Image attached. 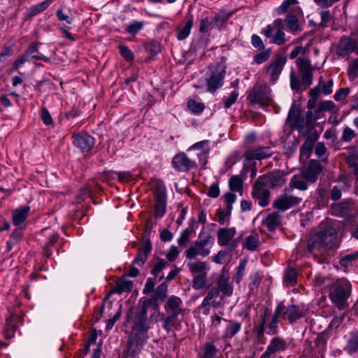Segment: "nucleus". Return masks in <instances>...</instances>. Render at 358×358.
<instances>
[{"label":"nucleus","instance_id":"f257e3e1","mask_svg":"<svg viewBox=\"0 0 358 358\" xmlns=\"http://www.w3.org/2000/svg\"><path fill=\"white\" fill-rule=\"evenodd\" d=\"M127 320L132 322V328L123 350V354L126 358H136L149 338L148 331L150 328V322L129 313H127Z\"/></svg>","mask_w":358,"mask_h":358},{"label":"nucleus","instance_id":"f03ea898","mask_svg":"<svg viewBox=\"0 0 358 358\" xmlns=\"http://www.w3.org/2000/svg\"><path fill=\"white\" fill-rule=\"evenodd\" d=\"M152 296L149 299H141L139 304L135 307H131L127 311L138 317L144 320H149L148 318V308L151 306L154 310L159 311V302L165 301L167 298L168 285L163 282L159 285L152 292Z\"/></svg>","mask_w":358,"mask_h":358},{"label":"nucleus","instance_id":"7ed1b4c3","mask_svg":"<svg viewBox=\"0 0 358 358\" xmlns=\"http://www.w3.org/2000/svg\"><path fill=\"white\" fill-rule=\"evenodd\" d=\"M337 233L332 226H325L320 231L311 236L308 243V251L313 252L321 249L332 250L337 247Z\"/></svg>","mask_w":358,"mask_h":358},{"label":"nucleus","instance_id":"20e7f679","mask_svg":"<svg viewBox=\"0 0 358 358\" xmlns=\"http://www.w3.org/2000/svg\"><path fill=\"white\" fill-rule=\"evenodd\" d=\"M296 64L301 74V80L296 76L294 71L290 73V87L296 92L308 88L313 84V69L310 61L308 59L299 57L296 59Z\"/></svg>","mask_w":358,"mask_h":358},{"label":"nucleus","instance_id":"39448f33","mask_svg":"<svg viewBox=\"0 0 358 358\" xmlns=\"http://www.w3.org/2000/svg\"><path fill=\"white\" fill-rule=\"evenodd\" d=\"M214 237L207 231L202 230L197 239L185 252L188 259H194L196 256L203 257L208 256L214 243Z\"/></svg>","mask_w":358,"mask_h":358},{"label":"nucleus","instance_id":"423d86ee","mask_svg":"<svg viewBox=\"0 0 358 358\" xmlns=\"http://www.w3.org/2000/svg\"><path fill=\"white\" fill-rule=\"evenodd\" d=\"M352 292V285L346 278H340L336 281L329 294L331 302L339 309L343 310L348 306V299Z\"/></svg>","mask_w":358,"mask_h":358},{"label":"nucleus","instance_id":"0eeeda50","mask_svg":"<svg viewBox=\"0 0 358 358\" xmlns=\"http://www.w3.org/2000/svg\"><path fill=\"white\" fill-rule=\"evenodd\" d=\"M248 99L251 103L257 104L264 110H267L266 106L274 105L271 96V90L265 85H257L250 90Z\"/></svg>","mask_w":358,"mask_h":358},{"label":"nucleus","instance_id":"6e6552de","mask_svg":"<svg viewBox=\"0 0 358 358\" xmlns=\"http://www.w3.org/2000/svg\"><path fill=\"white\" fill-rule=\"evenodd\" d=\"M155 198V213L156 217H162L166 211V187L162 180H158L156 182L155 190L154 192Z\"/></svg>","mask_w":358,"mask_h":358},{"label":"nucleus","instance_id":"1a4fd4ad","mask_svg":"<svg viewBox=\"0 0 358 358\" xmlns=\"http://www.w3.org/2000/svg\"><path fill=\"white\" fill-rule=\"evenodd\" d=\"M226 74V66L224 64L217 63L211 71L209 78L206 79L208 91L214 93L221 88L224 83Z\"/></svg>","mask_w":358,"mask_h":358},{"label":"nucleus","instance_id":"9d476101","mask_svg":"<svg viewBox=\"0 0 358 358\" xmlns=\"http://www.w3.org/2000/svg\"><path fill=\"white\" fill-rule=\"evenodd\" d=\"M284 171L281 170H275L272 172L260 176L257 179L258 183H262L264 185L271 188H278L282 187L286 182Z\"/></svg>","mask_w":358,"mask_h":358},{"label":"nucleus","instance_id":"9b49d317","mask_svg":"<svg viewBox=\"0 0 358 358\" xmlns=\"http://www.w3.org/2000/svg\"><path fill=\"white\" fill-rule=\"evenodd\" d=\"M72 139L73 145L83 154L90 152L95 143L94 138L87 133L74 134Z\"/></svg>","mask_w":358,"mask_h":358},{"label":"nucleus","instance_id":"f8f14e48","mask_svg":"<svg viewBox=\"0 0 358 358\" xmlns=\"http://www.w3.org/2000/svg\"><path fill=\"white\" fill-rule=\"evenodd\" d=\"M322 171L323 166L319 160L310 159L306 167L301 170V172L303 177L305 178L309 183L313 184L317 180Z\"/></svg>","mask_w":358,"mask_h":358},{"label":"nucleus","instance_id":"ddd939ff","mask_svg":"<svg viewBox=\"0 0 358 358\" xmlns=\"http://www.w3.org/2000/svg\"><path fill=\"white\" fill-rule=\"evenodd\" d=\"M171 163L172 166L180 172H188L192 169L196 167V162L190 159L184 152L175 155Z\"/></svg>","mask_w":358,"mask_h":358},{"label":"nucleus","instance_id":"4468645a","mask_svg":"<svg viewBox=\"0 0 358 358\" xmlns=\"http://www.w3.org/2000/svg\"><path fill=\"white\" fill-rule=\"evenodd\" d=\"M264 187L266 186L264 184L258 183V180H256L251 192L252 196L258 200V204L261 207H266L269 204L271 193L268 189L264 188Z\"/></svg>","mask_w":358,"mask_h":358},{"label":"nucleus","instance_id":"2eb2a0df","mask_svg":"<svg viewBox=\"0 0 358 358\" xmlns=\"http://www.w3.org/2000/svg\"><path fill=\"white\" fill-rule=\"evenodd\" d=\"M286 62V57L281 55L278 56L271 62L266 70V73L270 77L271 83H275L276 82L282 73Z\"/></svg>","mask_w":358,"mask_h":358},{"label":"nucleus","instance_id":"dca6fc26","mask_svg":"<svg viewBox=\"0 0 358 358\" xmlns=\"http://www.w3.org/2000/svg\"><path fill=\"white\" fill-rule=\"evenodd\" d=\"M302 201V198L292 196V195H280L276 200L274 201L273 206L274 208L285 211Z\"/></svg>","mask_w":358,"mask_h":358},{"label":"nucleus","instance_id":"f3484780","mask_svg":"<svg viewBox=\"0 0 358 358\" xmlns=\"http://www.w3.org/2000/svg\"><path fill=\"white\" fill-rule=\"evenodd\" d=\"M287 347L288 344L285 339L278 336L274 337L271 340L266 351L262 355L260 358H270L272 355L278 352L284 351Z\"/></svg>","mask_w":358,"mask_h":358},{"label":"nucleus","instance_id":"a211bd4d","mask_svg":"<svg viewBox=\"0 0 358 358\" xmlns=\"http://www.w3.org/2000/svg\"><path fill=\"white\" fill-rule=\"evenodd\" d=\"M273 154L271 147L259 146L253 150H249L244 154L245 160L248 162L252 160H262L271 157Z\"/></svg>","mask_w":358,"mask_h":358},{"label":"nucleus","instance_id":"6ab92c4d","mask_svg":"<svg viewBox=\"0 0 358 358\" xmlns=\"http://www.w3.org/2000/svg\"><path fill=\"white\" fill-rule=\"evenodd\" d=\"M358 50V42L355 39L350 37L342 38L338 45V54L341 57H345L350 53L355 51L356 54Z\"/></svg>","mask_w":358,"mask_h":358},{"label":"nucleus","instance_id":"aec40b11","mask_svg":"<svg viewBox=\"0 0 358 358\" xmlns=\"http://www.w3.org/2000/svg\"><path fill=\"white\" fill-rule=\"evenodd\" d=\"M152 249V242L149 238H147L143 245L138 248L137 255L132 261L131 264H136L139 266H143L146 262Z\"/></svg>","mask_w":358,"mask_h":358},{"label":"nucleus","instance_id":"412c9836","mask_svg":"<svg viewBox=\"0 0 358 358\" xmlns=\"http://www.w3.org/2000/svg\"><path fill=\"white\" fill-rule=\"evenodd\" d=\"M352 202L351 200H343L341 202L333 203L331 206L332 214L341 217L349 216L351 213V206Z\"/></svg>","mask_w":358,"mask_h":358},{"label":"nucleus","instance_id":"4be33fe9","mask_svg":"<svg viewBox=\"0 0 358 358\" xmlns=\"http://www.w3.org/2000/svg\"><path fill=\"white\" fill-rule=\"evenodd\" d=\"M30 206H23L13 210L12 221L15 226L22 224L28 217L30 212Z\"/></svg>","mask_w":358,"mask_h":358},{"label":"nucleus","instance_id":"5701e85b","mask_svg":"<svg viewBox=\"0 0 358 358\" xmlns=\"http://www.w3.org/2000/svg\"><path fill=\"white\" fill-rule=\"evenodd\" d=\"M304 316L302 310L296 305H289L285 307L283 318L290 323H294Z\"/></svg>","mask_w":358,"mask_h":358},{"label":"nucleus","instance_id":"b1692460","mask_svg":"<svg viewBox=\"0 0 358 358\" xmlns=\"http://www.w3.org/2000/svg\"><path fill=\"white\" fill-rule=\"evenodd\" d=\"M241 328L242 324L241 322L233 320H229L228 324L224 330L222 338H232L236 334H238L241 330Z\"/></svg>","mask_w":358,"mask_h":358},{"label":"nucleus","instance_id":"393cba45","mask_svg":"<svg viewBox=\"0 0 358 358\" xmlns=\"http://www.w3.org/2000/svg\"><path fill=\"white\" fill-rule=\"evenodd\" d=\"M186 22L183 27L177 29V38L178 41L186 39L190 34L191 29L193 27L194 17L191 13H188L186 16Z\"/></svg>","mask_w":358,"mask_h":358},{"label":"nucleus","instance_id":"a878e982","mask_svg":"<svg viewBox=\"0 0 358 358\" xmlns=\"http://www.w3.org/2000/svg\"><path fill=\"white\" fill-rule=\"evenodd\" d=\"M315 143V138H306L301 147L300 148V161H306L311 155L314 145Z\"/></svg>","mask_w":358,"mask_h":358},{"label":"nucleus","instance_id":"bb28decb","mask_svg":"<svg viewBox=\"0 0 358 358\" xmlns=\"http://www.w3.org/2000/svg\"><path fill=\"white\" fill-rule=\"evenodd\" d=\"M280 223V216L277 212L269 213L262 221V224L266 227L269 231H274Z\"/></svg>","mask_w":358,"mask_h":358},{"label":"nucleus","instance_id":"cd10ccee","mask_svg":"<svg viewBox=\"0 0 358 358\" xmlns=\"http://www.w3.org/2000/svg\"><path fill=\"white\" fill-rule=\"evenodd\" d=\"M236 233L234 228H222L217 232V243L220 246L227 245L234 238Z\"/></svg>","mask_w":358,"mask_h":358},{"label":"nucleus","instance_id":"c85d7f7f","mask_svg":"<svg viewBox=\"0 0 358 358\" xmlns=\"http://www.w3.org/2000/svg\"><path fill=\"white\" fill-rule=\"evenodd\" d=\"M287 121L292 129L302 131L305 123L302 113H288Z\"/></svg>","mask_w":358,"mask_h":358},{"label":"nucleus","instance_id":"c756f323","mask_svg":"<svg viewBox=\"0 0 358 358\" xmlns=\"http://www.w3.org/2000/svg\"><path fill=\"white\" fill-rule=\"evenodd\" d=\"M182 303L180 297L171 295L168 298L164 305V310L166 313H170L171 311H180V313H182V310L180 308Z\"/></svg>","mask_w":358,"mask_h":358},{"label":"nucleus","instance_id":"7c9ffc66","mask_svg":"<svg viewBox=\"0 0 358 358\" xmlns=\"http://www.w3.org/2000/svg\"><path fill=\"white\" fill-rule=\"evenodd\" d=\"M218 349L213 342H206L201 350L199 353V358H216Z\"/></svg>","mask_w":358,"mask_h":358},{"label":"nucleus","instance_id":"2f4dec72","mask_svg":"<svg viewBox=\"0 0 358 358\" xmlns=\"http://www.w3.org/2000/svg\"><path fill=\"white\" fill-rule=\"evenodd\" d=\"M286 23L288 29L294 34L300 32L301 29L299 26V21L294 14H288L286 17L282 20Z\"/></svg>","mask_w":358,"mask_h":358},{"label":"nucleus","instance_id":"473e14b6","mask_svg":"<svg viewBox=\"0 0 358 358\" xmlns=\"http://www.w3.org/2000/svg\"><path fill=\"white\" fill-rule=\"evenodd\" d=\"M59 234L57 233H53L49 238L48 241L43 247V256L47 258H50L53 253L52 249L55 248V245L59 239Z\"/></svg>","mask_w":358,"mask_h":358},{"label":"nucleus","instance_id":"72a5a7b5","mask_svg":"<svg viewBox=\"0 0 358 358\" xmlns=\"http://www.w3.org/2000/svg\"><path fill=\"white\" fill-rule=\"evenodd\" d=\"M308 182L305 178L303 177L302 174L294 175L289 181V185L292 187H294L301 191H304L308 189Z\"/></svg>","mask_w":358,"mask_h":358},{"label":"nucleus","instance_id":"f704fd0d","mask_svg":"<svg viewBox=\"0 0 358 358\" xmlns=\"http://www.w3.org/2000/svg\"><path fill=\"white\" fill-rule=\"evenodd\" d=\"M40 43H31L29 48L24 51V54L29 58V60L31 59H40V60H46V57L41 55L38 52V47Z\"/></svg>","mask_w":358,"mask_h":358},{"label":"nucleus","instance_id":"c9c22d12","mask_svg":"<svg viewBox=\"0 0 358 358\" xmlns=\"http://www.w3.org/2000/svg\"><path fill=\"white\" fill-rule=\"evenodd\" d=\"M145 25L144 21L134 20L125 25V31L130 35L136 36L143 29Z\"/></svg>","mask_w":358,"mask_h":358},{"label":"nucleus","instance_id":"e433bc0d","mask_svg":"<svg viewBox=\"0 0 358 358\" xmlns=\"http://www.w3.org/2000/svg\"><path fill=\"white\" fill-rule=\"evenodd\" d=\"M229 187L231 192H236L242 195L243 193V181L240 176L236 175L231 177L229 180Z\"/></svg>","mask_w":358,"mask_h":358},{"label":"nucleus","instance_id":"4c0bfd02","mask_svg":"<svg viewBox=\"0 0 358 358\" xmlns=\"http://www.w3.org/2000/svg\"><path fill=\"white\" fill-rule=\"evenodd\" d=\"M17 329V326L15 324L12 318L8 317L6 320V324L3 329V335L6 339H11L14 337L15 333Z\"/></svg>","mask_w":358,"mask_h":358},{"label":"nucleus","instance_id":"58836bf2","mask_svg":"<svg viewBox=\"0 0 358 358\" xmlns=\"http://www.w3.org/2000/svg\"><path fill=\"white\" fill-rule=\"evenodd\" d=\"M180 311H174L169 315H168L164 320L162 327L167 331L169 332L171 329L175 326L178 320V315L180 314Z\"/></svg>","mask_w":358,"mask_h":358},{"label":"nucleus","instance_id":"ea45409f","mask_svg":"<svg viewBox=\"0 0 358 358\" xmlns=\"http://www.w3.org/2000/svg\"><path fill=\"white\" fill-rule=\"evenodd\" d=\"M345 350L349 354L352 355L358 352V333H352L347 342Z\"/></svg>","mask_w":358,"mask_h":358},{"label":"nucleus","instance_id":"a19ab883","mask_svg":"<svg viewBox=\"0 0 358 358\" xmlns=\"http://www.w3.org/2000/svg\"><path fill=\"white\" fill-rule=\"evenodd\" d=\"M282 22V19H275L271 24H268L265 28L262 29L261 34L265 36L268 38H272L273 32L279 28L280 24Z\"/></svg>","mask_w":358,"mask_h":358},{"label":"nucleus","instance_id":"79ce46f5","mask_svg":"<svg viewBox=\"0 0 358 358\" xmlns=\"http://www.w3.org/2000/svg\"><path fill=\"white\" fill-rule=\"evenodd\" d=\"M133 282L129 280H119L115 286V292L122 294L123 292H129L133 288Z\"/></svg>","mask_w":358,"mask_h":358},{"label":"nucleus","instance_id":"37998d69","mask_svg":"<svg viewBox=\"0 0 358 358\" xmlns=\"http://www.w3.org/2000/svg\"><path fill=\"white\" fill-rule=\"evenodd\" d=\"M272 43L278 45H283L286 42L285 34L284 32V21L281 22L279 28L275 31V33L272 36Z\"/></svg>","mask_w":358,"mask_h":358},{"label":"nucleus","instance_id":"c03bdc74","mask_svg":"<svg viewBox=\"0 0 358 358\" xmlns=\"http://www.w3.org/2000/svg\"><path fill=\"white\" fill-rule=\"evenodd\" d=\"M217 285L220 292H222L224 295L229 296L232 294L233 288L227 278L221 276L218 279Z\"/></svg>","mask_w":358,"mask_h":358},{"label":"nucleus","instance_id":"a18cd8bd","mask_svg":"<svg viewBox=\"0 0 358 358\" xmlns=\"http://www.w3.org/2000/svg\"><path fill=\"white\" fill-rule=\"evenodd\" d=\"M243 247L250 251H255L258 247V236L250 235L245 238Z\"/></svg>","mask_w":358,"mask_h":358},{"label":"nucleus","instance_id":"49530a36","mask_svg":"<svg viewBox=\"0 0 358 358\" xmlns=\"http://www.w3.org/2000/svg\"><path fill=\"white\" fill-rule=\"evenodd\" d=\"M189 271L194 275L206 273V264L204 262H199L195 263H189L188 264Z\"/></svg>","mask_w":358,"mask_h":358},{"label":"nucleus","instance_id":"de8ad7c7","mask_svg":"<svg viewBox=\"0 0 358 358\" xmlns=\"http://www.w3.org/2000/svg\"><path fill=\"white\" fill-rule=\"evenodd\" d=\"M207 282L206 273H202L195 276L192 280V287L194 289L199 290L203 289Z\"/></svg>","mask_w":358,"mask_h":358},{"label":"nucleus","instance_id":"09e8293b","mask_svg":"<svg viewBox=\"0 0 358 358\" xmlns=\"http://www.w3.org/2000/svg\"><path fill=\"white\" fill-rule=\"evenodd\" d=\"M317 86L324 95H329L333 91L332 87L334 86V80L332 79H329L326 83L324 81H323L322 77L320 76Z\"/></svg>","mask_w":358,"mask_h":358},{"label":"nucleus","instance_id":"8fccbe9b","mask_svg":"<svg viewBox=\"0 0 358 358\" xmlns=\"http://www.w3.org/2000/svg\"><path fill=\"white\" fill-rule=\"evenodd\" d=\"M347 73L349 79L351 80L358 78V58L353 59L350 62Z\"/></svg>","mask_w":358,"mask_h":358},{"label":"nucleus","instance_id":"3c124183","mask_svg":"<svg viewBox=\"0 0 358 358\" xmlns=\"http://www.w3.org/2000/svg\"><path fill=\"white\" fill-rule=\"evenodd\" d=\"M320 113H306V126L309 133L313 131L315 127L316 120L320 118Z\"/></svg>","mask_w":358,"mask_h":358},{"label":"nucleus","instance_id":"603ef678","mask_svg":"<svg viewBox=\"0 0 358 358\" xmlns=\"http://www.w3.org/2000/svg\"><path fill=\"white\" fill-rule=\"evenodd\" d=\"M231 255L226 250H220L214 257L213 261L219 264H228L231 260Z\"/></svg>","mask_w":358,"mask_h":358},{"label":"nucleus","instance_id":"864d4df0","mask_svg":"<svg viewBox=\"0 0 358 358\" xmlns=\"http://www.w3.org/2000/svg\"><path fill=\"white\" fill-rule=\"evenodd\" d=\"M265 324L264 323L258 322L257 324H256L253 327V332L260 343H264V340L265 339L264 337V332H265Z\"/></svg>","mask_w":358,"mask_h":358},{"label":"nucleus","instance_id":"5fc2aeb1","mask_svg":"<svg viewBox=\"0 0 358 358\" xmlns=\"http://www.w3.org/2000/svg\"><path fill=\"white\" fill-rule=\"evenodd\" d=\"M103 173H113L116 175L117 177V180L121 182H127L132 179V174L129 171H104Z\"/></svg>","mask_w":358,"mask_h":358},{"label":"nucleus","instance_id":"6e6d98bb","mask_svg":"<svg viewBox=\"0 0 358 358\" xmlns=\"http://www.w3.org/2000/svg\"><path fill=\"white\" fill-rule=\"evenodd\" d=\"M285 283L290 285H294L297 282V273L295 268H289L284 278Z\"/></svg>","mask_w":358,"mask_h":358},{"label":"nucleus","instance_id":"4d7b16f0","mask_svg":"<svg viewBox=\"0 0 358 358\" xmlns=\"http://www.w3.org/2000/svg\"><path fill=\"white\" fill-rule=\"evenodd\" d=\"M271 50L268 48L264 51H262L254 56V62L257 64H261L266 62L271 55Z\"/></svg>","mask_w":358,"mask_h":358},{"label":"nucleus","instance_id":"13d9d810","mask_svg":"<svg viewBox=\"0 0 358 358\" xmlns=\"http://www.w3.org/2000/svg\"><path fill=\"white\" fill-rule=\"evenodd\" d=\"M145 50L151 55H156L161 51V46L158 41H152L145 45Z\"/></svg>","mask_w":358,"mask_h":358},{"label":"nucleus","instance_id":"bf43d9fd","mask_svg":"<svg viewBox=\"0 0 358 358\" xmlns=\"http://www.w3.org/2000/svg\"><path fill=\"white\" fill-rule=\"evenodd\" d=\"M298 3L297 0H285L280 6L276 8L278 15H282L287 13L292 5Z\"/></svg>","mask_w":358,"mask_h":358},{"label":"nucleus","instance_id":"052dcab7","mask_svg":"<svg viewBox=\"0 0 358 358\" xmlns=\"http://www.w3.org/2000/svg\"><path fill=\"white\" fill-rule=\"evenodd\" d=\"M335 108V103L332 101H323L318 105L315 112H331Z\"/></svg>","mask_w":358,"mask_h":358},{"label":"nucleus","instance_id":"680f3d73","mask_svg":"<svg viewBox=\"0 0 358 358\" xmlns=\"http://www.w3.org/2000/svg\"><path fill=\"white\" fill-rule=\"evenodd\" d=\"M199 227L198 224L194 218H192L188 222V227L185 229L182 233L186 235L187 237L190 238L192 234H194L196 232V229Z\"/></svg>","mask_w":358,"mask_h":358},{"label":"nucleus","instance_id":"e2e57ef3","mask_svg":"<svg viewBox=\"0 0 358 358\" xmlns=\"http://www.w3.org/2000/svg\"><path fill=\"white\" fill-rule=\"evenodd\" d=\"M357 259H358V251L353 252V253L348 254V255L344 256L343 257H342L340 260V264L342 266L347 268L351 264V263L354 260H355Z\"/></svg>","mask_w":358,"mask_h":358},{"label":"nucleus","instance_id":"0e129e2a","mask_svg":"<svg viewBox=\"0 0 358 358\" xmlns=\"http://www.w3.org/2000/svg\"><path fill=\"white\" fill-rule=\"evenodd\" d=\"M247 262H248L247 259H244L239 263V265L237 267L236 273V276H235V280L237 283H240V282L241 281V280L244 275Z\"/></svg>","mask_w":358,"mask_h":358},{"label":"nucleus","instance_id":"69168bd1","mask_svg":"<svg viewBox=\"0 0 358 358\" xmlns=\"http://www.w3.org/2000/svg\"><path fill=\"white\" fill-rule=\"evenodd\" d=\"M118 49L120 55L127 61H131L134 58V55L131 50L124 45H120Z\"/></svg>","mask_w":358,"mask_h":358},{"label":"nucleus","instance_id":"338daca9","mask_svg":"<svg viewBox=\"0 0 358 358\" xmlns=\"http://www.w3.org/2000/svg\"><path fill=\"white\" fill-rule=\"evenodd\" d=\"M213 27V22H212V20H209L208 17L201 20L199 24V31L201 33H206Z\"/></svg>","mask_w":358,"mask_h":358},{"label":"nucleus","instance_id":"774afa93","mask_svg":"<svg viewBox=\"0 0 358 358\" xmlns=\"http://www.w3.org/2000/svg\"><path fill=\"white\" fill-rule=\"evenodd\" d=\"M228 17L224 13H219L216 14L212 22H213L214 27L220 28L224 24L227 22Z\"/></svg>","mask_w":358,"mask_h":358}]
</instances>
